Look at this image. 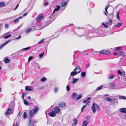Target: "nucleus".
Here are the masks:
<instances>
[{
  "mask_svg": "<svg viewBox=\"0 0 126 126\" xmlns=\"http://www.w3.org/2000/svg\"><path fill=\"white\" fill-rule=\"evenodd\" d=\"M105 99L110 102H111L112 101V99L110 97H105Z\"/></svg>",
  "mask_w": 126,
  "mask_h": 126,
  "instance_id": "nucleus-38",
  "label": "nucleus"
},
{
  "mask_svg": "<svg viewBox=\"0 0 126 126\" xmlns=\"http://www.w3.org/2000/svg\"><path fill=\"white\" fill-rule=\"evenodd\" d=\"M123 24V23L121 22H119L114 26V27L118 28L121 27Z\"/></svg>",
  "mask_w": 126,
  "mask_h": 126,
  "instance_id": "nucleus-27",
  "label": "nucleus"
},
{
  "mask_svg": "<svg viewBox=\"0 0 126 126\" xmlns=\"http://www.w3.org/2000/svg\"><path fill=\"white\" fill-rule=\"evenodd\" d=\"M109 22H107L106 23H103L102 24L105 27L107 28L108 27L109 25H110L108 23Z\"/></svg>",
  "mask_w": 126,
  "mask_h": 126,
  "instance_id": "nucleus-32",
  "label": "nucleus"
},
{
  "mask_svg": "<svg viewBox=\"0 0 126 126\" xmlns=\"http://www.w3.org/2000/svg\"><path fill=\"white\" fill-rule=\"evenodd\" d=\"M30 117V115L29 116V124L28 126H35L36 124L35 125L34 124V121L32 119V117Z\"/></svg>",
  "mask_w": 126,
  "mask_h": 126,
  "instance_id": "nucleus-3",
  "label": "nucleus"
},
{
  "mask_svg": "<svg viewBox=\"0 0 126 126\" xmlns=\"http://www.w3.org/2000/svg\"><path fill=\"white\" fill-rule=\"evenodd\" d=\"M60 8L61 7L60 5H58L56 7V8H55L54 9V11L53 12V14H54L55 12L57 11H58L60 9Z\"/></svg>",
  "mask_w": 126,
  "mask_h": 126,
  "instance_id": "nucleus-25",
  "label": "nucleus"
},
{
  "mask_svg": "<svg viewBox=\"0 0 126 126\" xmlns=\"http://www.w3.org/2000/svg\"><path fill=\"white\" fill-rule=\"evenodd\" d=\"M31 29V30L32 31L35 30V27L34 26H32L31 28H30Z\"/></svg>",
  "mask_w": 126,
  "mask_h": 126,
  "instance_id": "nucleus-59",
  "label": "nucleus"
},
{
  "mask_svg": "<svg viewBox=\"0 0 126 126\" xmlns=\"http://www.w3.org/2000/svg\"><path fill=\"white\" fill-rule=\"evenodd\" d=\"M114 77V75H111L108 77V79H113Z\"/></svg>",
  "mask_w": 126,
  "mask_h": 126,
  "instance_id": "nucleus-46",
  "label": "nucleus"
},
{
  "mask_svg": "<svg viewBox=\"0 0 126 126\" xmlns=\"http://www.w3.org/2000/svg\"><path fill=\"white\" fill-rule=\"evenodd\" d=\"M5 5V3L4 2H2L0 3V8L3 6Z\"/></svg>",
  "mask_w": 126,
  "mask_h": 126,
  "instance_id": "nucleus-45",
  "label": "nucleus"
},
{
  "mask_svg": "<svg viewBox=\"0 0 126 126\" xmlns=\"http://www.w3.org/2000/svg\"><path fill=\"white\" fill-rule=\"evenodd\" d=\"M15 105V104L14 102L13 101L11 102L9 106V108H10L12 109L14 107Z\"/></svg>",
  "mask_w": 126,
  "mask_h": 126,
  "instance_id": "nucleus-21",
  "label": "nucleus"
},
{
  "mask_svg": "<svg viewBox=\"0 0 126 126\" xmlns=\"http://www.w3.org/2000/svg\"><path fill=\"white\" fill-rule=\"evenodd\" d=\"M92 111L93 113H95L96 111L99 110L100 109L99 106L97 104L93 103L91 107Z\"/></svg>",
  "mask_w": 126,
  "mask_h": 126,
  "instance_id": "nucleus-2",
  "label": "nucleus"
},
{
  "mask_svg": "<svg viewBox=\"0 0 126 126\" xmlns=\"http://www.w3.org/2000/svg\"><path fill=\"white\" fill-rule=\"evenodd\" d=\"M82 97V95L81 94H79L76 98V100H78L80 99Z\"/></svg>",
  "mask_w": 126,
  "mask_h": 126,
  "instance_id": "nucleus-44",
  "label": "nucleus"
},
{
  "mask_svg": "<svg viewBox=\"0 0 126 126\" xmlns=\"http://www.w3.org/2000/svg\"><path fill=\"white\" fill-rule=\"evenodd\" d=\"M99 53L100 54H104L108 55L111 53V52L109 50H103L99 51Z\"/></svg>",
  "mask_w": 126,
  "mask_h": 126,
  "instance_id": "nucleus-7",
  "label": "nucleus"
},
{
  "mask_svg": "<svg viewBox=\"0 0 126 126\" xmlns=\"http://www.w3.org/2000/svg\"><path fill=\"white\" fill-rule=\"evenodd\" d=\"M4 62L5 63H8L9 62L10 60L8 58L5 59L4 60Z\"/></svg>",
  "mask_w": 126,
  "mask_h": 126,
  "instance_id": "nucleus-33",
  "label": "nucleus"
},
{
  "mask_svg": "<svg viewBox=\"0 0 126 126\" xmlns=\"http://www.w3.org/2000/svg\"><path fill=\"white\" fill-rule=\"evenodd\" d=\"M103 87V85H102L99 86H98L96 88V91H99Z\"/></svg>",
  "mask_w": 126,
  "mask_h": 126,
  "instance_id": "nucleus-34",
  "label": "nucleus"
},
{
  "mask_svg": "<svg viewBox=\"0 0 126 126\" xmlns=\"http://www.w3.org/2000/svg\"><path fill=\"white\" fill-rule=\"evenodd\" d=\"M13 126H18V122H16L15 125V124H13Z\"/></svg>",
  "mask_w": 126,
  "mask_h": 126,
  "instance_id": "nucleus-61",
  "label": "nucleus"
},
{
  "mask_svg": "<svg viewBox=\"0 0 126 126\" xmlns=\"http://www.w3.org/2000/svg\"><path fill=\"white\" fill-rule=\"evenodd\" d=\"M122 73V75L123 76H125V75L126 74L125 71H123Z\"/></svg>",
  "mask_w": 126,
  "mask_h": 126,
  "instance_id": "nucleus-64",
  "label": "nucleus"
},
{
  "mask_svg": "<svg viewBox=\"0 0 126 126\" xmlns=\"http://www.w3.org/2000/svg\"><path fill=\"white\" fill-rule=\"evenodd\" d=\"M122 49V48L121 47H117L115 48V51H117L121 50Z\"/></svg>",
  "mask_w": 126,
  "mask_h": 126,
  "instance_id": "nucleus-36",
  "label": "nucleus"
},
{
  "mask_svg": "<svg viewBox=\"0 0 126 126\" xmlns=\"http://www.w3.org/2000/svg\"><path fill=\"white\" fill-rule=\"evenodd\" d=\"M119 111L121 113H123L126 114V108H122L119 109Z\"/></svg>",
  "mask_w": 126,
  "mask_h": 126,
  "instance_id": "nucleus-17",
  "label": "nucleus"
},
{
  "mask_svg": "<svg viewBox=\"0 0 126 126\" xmlns=\"http://www.w3.org/2000/svg\"><path fill=\"white\" fill-rule=\"evenodd\" d=\"M88 123L86 120L84 121L82 123V126H87Z\"/></svg>",
  "mask_w": 126,
  "mask_h": 126,
  "instance_id": "nucleus-29",
  "label": "nucleus"
},
{
  "mask_svg": "<svg viewBox=\"0 0 126 126\" xmlns=\"http://www.w3.org/2000/svg\"><path fill=\"white\" fill-rule=\"evenodd\" d=\"M35 66L36 68H37V69H39L40 68V66L38 65V64L37 63H36L35 65Z\"/></svg>",
  "mask_w": 126,
  "mask_h": 126,
  "instance_id": "nucleus-58",
  "label": "nucleus"
},
{
  "mask_svg": "<svg viewBox=\"0 0 126 126\" xmlns=\"http://www.w3.org/2000/svg\"><path fill=\"white\" fill-rule=\"evenodd\" d=\"M85 28V30L86 33L88 34V33L87 32H88V31L92 30L93 29V27L91 25H88L86 26Z\"/></svg>",
  "mask_w": 126,
  "mask_h": 126,
  "instance_id": "nucleus-4",
  "label": "nucleus"
},
{
  "mask_svg": "<svg viewBox=\"0 0 126 126\" xmlns=\"http://www.w3.org/2000/svg\"><path fill=\"white\" fill-rule=\"evenodd\" d=\"M53 110L56 113H58L60 112V109L59 107L56 106L54 108Z\"/></svg>",
  "mask_w": 126,
  "mask_h": 126,
  "instance_id": "nucleus-14",
  "label": "nucleus"
},
{
  "mask_svg": "<svg viewBox=\"0 0 126 126\" xmlns=\"http://www.w3.org/2000/svg\"><path fill=\"white\" fill-rule=\"evenodd\" d=\"M48 4V3L47 2H46L44 4V5L45 6H46Z\"/></svg>",
  "mask_w": 126,
  "mask_h": 126,
  "instance_id": "nucleus-60",
  "label": "nucleus"
},
{
  "mask_svg": "<svg viewBox=\"0 0 126 126\" xmlns=\"http://www.w3.org/2000/svg\"><path fill=\"white\" fill-rule=\"evenodd\" d=\"M118 100L117 98H112V103L114 105H116L118 104Z\"/></svg>",
  "mask_w": 126,
  "mask_h": 126,
  "instance_id": "nucleus-11",
  "label": "nucleus"
},
{
  "mask_svg": "<svg viewBox=\"0 0 126 126\" xmlns=\"http://www.w3.org/2000/svg\"><path fill=\"white\" fill-rule=\"evenodd\" d=\"M89 34L90 35L93 34L94 36H98L99 34V32H98L97 30H95V32H93L92 33L89 32Z\"/></svg>",
  "mask_w": 126,
  "mask_h": 126,
  "instance_id": "nucleus-12",
  "label": "nucleus"
},
{
  "mask_svg": "<svg viewBox=\"0 0 126 126\" xmlns=\"http://www.w3.org/2000/svg\"><path fill=\"white\" fill-rule=\"evenodd\" d=\"M81 72V69L80 68H79V70L78 72H75L73 71L70 73V76L74 77L75 75H77L79 73Z\"/></svg>",
  "mask_w": 126,
  "mask_h": 126,
  "instance_id": "nucleus-9",
  "label": "nucleus"
},
{
  "mask_svg": "<svg viewBox=\"0 0 126 126\" xmlns=\"http://www.w3.org/2000/svg\"><path fill=\"white\" fill-rule=\"evenodd\" d=\"M32 31L31 30V29L30 28H29L27 30L25 31V32L26 33H28Z\"/></svg>",
  "mask_w": 126,
  "mask_h": 126,
  "instance_id": "nucleus-47",
  "label": "nucleus"
},
{
  "mask_svg": "<svg viewBox=\"0 0 126 126\" xmlns=\"http://www.w3.org/2000/svg\"><path fill=\"white\" fill-rule=\"evenodd\" d=\"M66 89L67 91H69L70 90V86L68 85L66 86Z\"/></svg>",
  "mask_w": 126,
  "mask_h": 126,
  "instance_id": "nucleus-54",
  "label": "nucleus"
},
{
  "mask_svg": "<svg viewBox=\"0 0 126 126\" xmlns=\"http://www.w3.org/2000/svg\"><path fill=\"white\" fill-rule=\"evenodd\" d=\"M53 14H52L49 17L51 19L49 20L46 22V23L47 25H48L51 23L55 20V17L54 16H53Z\"/></svg>",
  "mask_w": 126,
  "mask_h": 126,
  "instance_id": "nucleus-5",
  "label": "nucleus"
},
{
  "mask_svg": "<svg viewBox=\"0 0 126 126\" xmlns=\"http://www.w3.org/2000/svg\"><path fill=\"white\" fill-rule=\"evenodd\" d=\"M39 108L37 106H34V108L30 111L29 115L30 117H33L39 110Z\"/></svg>",
  "mask_w": 126,
  "mask_h": 126,
  "instance_id": "nucleus-1",
  "label": "nucleus"
},
{
  "mask_svg": "<svg viewBox=\"0 0 126 126\" xmlns=\"http://www.w3.org/2000/svg\"><path fill=\"white\" fill-rule=\"evenodd\" d=\"M44 16L43 14H41L39 15L36 19L37 21H40L43 19Z\"/></svg>",
  "mask_w": 126,
  "mask_h": 126,
  "instance_id": "nucleus-8",
  "label": "nucleus"
},
{
  "mask_svg": "<svg viewBox=\"0 0 126 126\" xmlns=\"http://www.w3.org/2000/svg\"><path fill=\"white\" fill-rule=\"evenodd\" d=\"M44 39H42L38 42V44H39L42 43L44 42Z\"/></svg>",
  "mask_w": 126,
  "mask_h": 126,
  "instance_id": "nucleus-56",
  "label": "nucleus"
},
{
  "mask_svg": "<svg viewBox=\"0 0 126 126\" xmlns=\"http://www.w3.org/2000/svg\"><path fill=\"white\" fill-rule=\"evenodd\" d=\"M23 102L24 104L26 106L31 105L32 104V103L28 102L26 99H24Z\"/></svg>",
  "mask_w": 126,
  "mask_h": 126,
  "instance_id": "nucleus-23",
  "label": "nucleus"
},
{
  "mask_svg": "<svg viewBox=\"0 0 126 126\" xmlns=\"http://www.w3.org/2000/svg\"><path fill=\"white\" fill-rule=\"evenodd\" d=\"M119 99H120L126 100V97L124 96H119Z\"/></svg>",
  "mask_w": 126,
  "mask_h": 126,
  "instance_id": "nucleus-41",
  "label": "nucleus"
},
{
  "mask_svg": "<svg viewBox=\"0 0 126 126\" xmlns=\"http://www.w3.org/2000/svg\"><path fill=\"white\" fill-rule=\"evenodd\" d=\"M47 79L46 77H43L40 80V81L42 82H44L47 80Z\"/></svg>",
  "mask_w": 126,
  "mask_h": 126,
  "instance_id": "nucleus-42",
  "label": "nucleus"
},
{
  "mask_svg": "<svg viewBox=\"0 0 126 126\" xmlns=\"http://www.w3.org/2000/svg\"><path fill=\"white\" fill-rule=\"evenodd\" d=\"M117 56H122L123 57L125 56L126 55L123 52V51H120L117 53Z\"/></svg>",
  "mask_w": 126,
  "mask_h": 126,
  "instance_id": "nucleus-16",
  "label": "nucleus"
},
{
  "mask_svg": "<svg viewBox=\"0 0 126 126\" xmlns=\"http://www.w3.org/2000/svg\"><path fill=\"white\" fill-rule=\"evenodd\" d=\"M124 81L123 82L126 85V77L125 76L123 78Z\"/></svg>",
  "mask_w": 126,
  "mask_h": 126,
  "instance_id": "nucleus-52",
  "label": "nucleus"
},
{
  "mask_svg": "<svg viewBox=\"0 0 126 126\" xmlns=\"http://www.w3.org/2000/svg\"><path fill=\"white\" fill-rule=\"evenodd\" d=\"M58 105L62 108H64L65 107L66 105L64 102H62L59 103Z\"/></svg>",
  "mask_w": 126,
  "mask_h": 126,
  "instance_id": "nucleus-20",
  "label": "nucleus"
},
{
  "mask_svg": "<svg viewBox=\"0 0 126 126\" xmlns=\"http://www.w3.org/2000/svg\"><path fill=\"white\" fill-rule=\"evenodd\" d=\"M73 121L74 123L73 124V125H74L75 126H76L77 123L78 121L77 119H74L73 120Z\"/></svg>",
  "mask_w": 126,
  "mask_h": 126,
  "instance_id": "nucleus-39",
  "label": "nucleus"
},
{
  "mask_svg": "<svg viewBox=\"0 0 126 126\" xmlns=\"http://www.w3.org/2000/svg\"><path fill=\"white\" fill-rule=\"evenodd\" d=\"M27 114L26 112H24L23 114V118L25 119L27 118Z\"/></svg>",
  "mask_w": 126,
  "mask_h": 126,
  "instance_id": "nucleus-31",
  "label": "nucleus"
},
{
  "mask_svg": "<svg viewBox=\"0 0 126 126\" xmlns=\"http://www.w3.org/2000/svg\"><path fill=\"white\" fill-rule=\"evenodd\" d=\"M48 115L51 117H53L56 115V113L54 110H52L51 111L49 112L48 113Z\"/></svg>",
  "mask_w": 126,
  "mask_h": 126,
  "instance_id": "nucleus-10",
  "label": "nucleus"
},
{
  "mask_svg": "<svg viewBox=\"0 0 126 126\" xmlns=\"http://www.w3.org/2000/svg\"><path fill=\"white\" fill-rule=\"evenodd\" d=\"M25 90L27 91H33V89L28 86H26L25 87Z\"/></svg>",
  "mask_w": 126,
  "mask_h": 126,
  "instance_id": "nucleus-18",
  "label": "nucleus"
},
{
  "mask_svg": "<svg viewBox=\"0 0 126 126\" xmlns=\"http://www.w3.org/2000/svg\"><path fill=\"white\" fill-rule=\"evenodd\" d=\"M9 25L8 24H6L5 25V28L6 29L7 28L9 27Z\"/></svg>",
  "mask_w": 126,
  "mask_h": 126,
  "instance_id": "nucleus-63",
  "label": "nucleus"
},
{
  "mask_svg": "<svg viewBox=\"0 0 126 126\" xmlns=\"http://www.w3.org/2000/svg\"><path fill=\"white\" fill-rule=\"evenodd\" d=\"M19 19L18 18H15L14 20V22L15 23H18L19 21Z\"/></svg>",
  "mask_w": 126,
  "mask_h": 126,
  "instance_id": "nucleus-48",
  "label": "nucleus"
},
{
  "mask_svg": "<svg viewBox=\"0 0 126 126\" xmlns=\"http://www.w3.org/2000/svg\"><path fill=\"white\" fill-rule=\"evenodd\" d=\"M11 41V40H9L3 43L1 46L0 47V49L2 48L4 46L7 45L8 43L10 42Z\"/></svg>",
  "mask_w": 126,
  "mask_h": 126,
  "instance_id": "nucleus-19",
  "label": "nucleus"
},
{
  "mask_svg": "<svg viewBox=\"0 0 126 126\" xmlns=\"http://www.w3.org/2000/svg\"><path fill=\"white\" fill-rule=\"evenodd\" d=\"M21 37V35H20L19 36V37H17V38H15V39L16 40H18V39H20V38Z\"/></svg>",
  "mask_w": 126,
  "mask_h": 126,
  "instance_id": "nucleus-62",
  "label": "nucleus"
},
{
  "mask_svg": "<svg viewBox=\"0 0 126 126\" xmlns=\"http://www.w3.org/2000/svg\"><path fill=\"white\" fill-rule=\"evenodd\" d=\"M12 109L9 108L7 109L6 112L5 113V115H8L11 113L12 112Z\"/></svg>",
  "mask_w": 126,
  "mask_h": 126,
  "instance_id": "nucleus-15",
  "label": "nucleus"
},
{
  "mask_svg": "<svg viewBox=\"0 0 126 126\" xmlns=\"http://www.w3.org/2000/svg\"><path fill=\"white\" fill-rule=\"evenodd\" d=\"M68 2V0H67L64 2H62L61 4V7H62L64 6H66Z\"/></svg>",
  "mask_w": 126,
  "mask_h": 126,
  "instance_id": "nucleus-26",
  "label": "nucleus"
},
{
  "mask_svg": "<svg viewBox=\"0 0 126 126\" xmlns=\"http://www.w3.org/2000/svg\"><path fill=\"white\" fill-rule=\"evenodd\" d=\"M30 48V47H26L24 48H23L21 49L22 50H27L29 49Z\"/></svg>",
  "mask_w": 126,
  "mask_h": 126,
  "instance_id": "nucleus-49",
  "label": "nucleus"
},
{
  "mask_svg": "<svg viewBox=\"0 0 126 126\" xmlns=\"http://www.w3.org/2000/svg\"><path fill=\"white\" fill-rule=\"evenodd\" d=\"M77 96V94L75 92L73 93L72 95V98L75 99Z\"/></svg>",
  "mask_w": 126,
  "mask_h": 126,
  "instance_id": "nucleus-30",
  "label": "nucleus"
},
{
  "mask_svg": "<svg viewBox=\"0 0 126 126\" xmlns=\"http://www.w3.org/2000/svg\"><path fill=\"white\" fill-rule=\"evenodd\" d=\"M109 6V5H106L105 8V12H104V14L106 15L107 16V14L108 13L107 11V9H108Z\"/></svg>",
  "mask_w": 126,
  "mask_h": 126,
  "instance_id": "nucleus-24",
  "label": "nucleus"
},
{
  "mask_svg": "<svg viewBox=\"0 0 126 126\" xmlns=\"http://www.w3.org/2000/svg\"><path fill=\"white\" fill-rule=\"evenodd\" d=\"M72 34L73 35H77L79 37H82L83 36H84V35H85V33H83L81 35L80 34L78 35L77 33L75 32H72Z\"/></svg>",
  "mask_w": 126,
  "mask_h": 126,
  "instance_id": "nucleus-22",
  "label": "nucleus"
},
{
  "mask_svg": "<svg viewBox=\"0 0 126 126\" xmlns=\"http://www.w3.org/2000/svg\"><path fill=\"white\" fill-rule=\"evenodd\" d=\"M109 88L111 89H114L115 88L116 86L115 84L113 83H110L109 85Z\"/></svg>",
  "mask_w": 126,
  "mask_h": 126,
  "instance_id": "nucleus-13",
  "label": "nucleus"
},
{
  "mask_svg": "<svg viewBox=\"0 0 126 126\" xmlns=\"http://www.w3.org/2000/svg\"><path fill=\"white\" fill-rule=\"evenodd\" d=\"M58 88L57 87H55V89H54V92L55 93H57L58 91Z\"/></svg>",
  "mask_w": 126,
  "mask_h": 126,
  "instance_id": "nucleus-50",
  "label": "nucleus"
},
{
  "mask_svg": "<svg viewBox=\"0 0 126 126\" xmlns=\"http://www.w3.org/2000/svg\"><path fill=\"white\" fill-rule=\"evenodd\" d=\"M79 68H80L79 67L77 66L73 70V71H74L75 72H77V70L79 69Z\"/></svg>",
  "mask_w": 126,
  "mask_h": 126,
  "instance_id": "nucleus-51",
  "label": "nucleus"
},
{
  "mask_svg": "<svg viewBox=\"0 0 126 126\" xmlns=\"http://www.w3.org/2000/svg\"><path fill=\"white\" fill-rule=\"evenodd\" d=\"M11 35L10 34L6 35L4 36V38L5 39H7L11 37Z\"/></svg>",
  "mask_w": 126,
  "mask_h": 126,
  "instance_id": "nucleus-43",
  "label": "nucleus"
},
{
  "mask_svg": "<svg viewBox=\"0 0 126 126\" xmlns=\"http://www.w3.org/2000/svg\"><path fill=\"white\" fill-rule=\"evenodd\" d=\"M44 53V52L42 53L41 54H39L38 57L39 58H42L43 57V55Z\"/></svg>",
  "mask_w": 126,
  "mask_h": 126,
  "instance_id": "nucleus-40",
  "label": "nucleus"
},
{
  "mask_svg": "<svg viewBox=\"0 0 126 126\" xmlns=\"http://www.w3.org/2000/svg\"><path fill=\"white\" fill-rule=\"evenodd\" d=\"M90 117L89 116H87L86 117L85 119L86 120V121H88L90 119Z\"/></svg>",
  "mask_w": 126,
  "mask_h": 126,
  "instance_id": "nucleus-57",
  "label": "nucleus"
},
{
  "mask_svg": "<svg viewBox=\"0 0 126 126\" xmlns=\"http://www.w3.org/2000/svg\"><path fill=\"white\" fill-rule=\"evenodd\" d=\"M116 17L119 20H120V17L119 16V13L118 12L116 14Z\"/></svg>",
  "mask_w": 126,
  "mask_h": 126,
  "instance_id": "nucleus-53",
  "label": "nucleus"
},
{
  "mask_svg": "<svg viewBox=\"0 0 126 126\" xmlns=\"http://www.w3.org/2000/svg\"><path fill=\"white\" fill-rule=\"evenodd\" d=\"M79 80L78 79H75L74 78L73 79V80L72 82V83L73 84H74L75 83H76Z\"/></svg>",
  "mask_w": 126,
  "mask_h": 126,
  "instance_id": "nucleus-37",
  "label": "nucleus"
},
{
  "mask_svg": "<svg viewBox=\"0 0 126 126\" xmlns=\"http://www.w3.org/2000/svg\"><path fill=\"white\" fill-rule=\"evenodd\" d=\"M117 74H120L121 75H122V72L120 71V70H118L117 71Z\"/></svg>",
  "mask_w": 126,
  "mask_h": 126,
  "instance_id": "nucleus-55",
  "label": "nucleus"
},
{
  "mask_svg": "<svg viewBox=\"0 0 126 126\" xmlns=\"http://www.w3.org/2000/svg\"><path fill=\"white\" fill-rule=\"evenodd\" d=\"M108 17V18L110 20V22L108 23L110 25L112 24V19L114 17L113 13H111V14H109L108 16H107Z\"/></svg>",
  "mask_w": 126,
  "mask_h": 126,
  "instance_id": "nucleus-6",
  "label": "nucleus"
},
{
  "mask_svg": "<svg viewBox=\"0 0 126 126\" xmlns=\"http://www.w3.org/2000/svg\"><path fill=\"white\" fill-rule=\"evenodd\" d=\"M86 74V73L85 72L82 71L80 73V75L81 77H85Z\"/></svg>",
  "mask_w": 126,
  "mask_h": 126,
  "instance_id": "nucleus-28",
  "label": "nucleus"
},
{
  "mask_svg": "<svg viewBox=\"0 0 126 126\" xmlns=\"http://www.w3.org/2000/svg\"><path fill=\"white\" fill-rule=\"evenodd\" d=\"M94 4L93 2H91L90 3L89 5L92 8H94Z\"/></svg>",
  "mask_w": 126,
  "mask_h": 126,
  "instance_id": "nucleus-35",
  "label": "nucleus"
}]
</instances>
